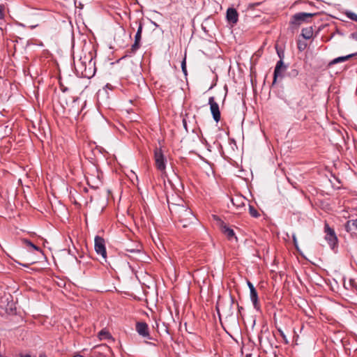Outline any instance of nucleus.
Here are the masks:
<instances>
[{
    "label": "nucleus",
    "instance_id": "obj_5",
    "mask_svg": "<svg viewBox=\"0 0 357 357\" xmlns=\"http://www.w3.org/2000/svg\"><path fill=\"white\" fill-rule=\"evenodd\" d=\"M208 105H210V110L213 116V120L218 123L220 120L221 115L218 104L215 102V98L211 96L208 99Z\"/></svg>",
    "mask_w": 357,
    "mask_h": 357
},
{
    "label": "nucleus",
    "instance_id": "obj_19",
    "mask_svg": "<svg viewBox=\"0 0 357 357\" xmlns=\"http://www.w3.org/2000/svg\"><path fill=\"white\" fill-rule=\"evenodd\" d=\"M307 46V43L305 40L298 39L297 41V47L300 52H303L306 49Z\"/></svg>",
    "mask_w": 357,
    "mask_h": 357
},
{
    "label": "nucleus",
    "instance_id": "obj_10",
    "mask_svg": "<svg viewBox=\"0 0 357 357\" xmlns=\"http://www.w3.org/2000/svg\"><path fill=\"white\" fill-rule=\"evenodd\" d=\"M231 201L237 209H241L245 206L247 199L242 195H236L231 197Z\"/></svg>",
    "mask_w": 357,
    "mask_h": 357
},
{
    "label": "nucleus",
    "instance_id": "obj_23",
    "mask_svg": "<svg viewBox=\"0 0 357 357\" xmlns=\"http://www.w3.org/2000/svg\"><path fill=\"white\" fill-rule=\"evenodd\" d=\"M278 332H279V333H280V336L282 337V339H283V340H284V343H285V344H288V343H289V341H288V340H287V337H286L285 334L284 333L283 331H282V329H280V328H278Z\"/></svg>",
    "mask_w": 357,
    "mask_h": 357
},
{
    "label": "nucleus",
    "instance_id": "obj_2",
    "mask_svg": "<svg viewBox=\"0 0 357 357\" xmlns=\"http://www.w3.org/2000/svg\"><path fill=\"white\" fill-rule=\"evenodd\" d=\"M317 13H304L301 12L294 14L291 16L289 25L291 29L298 28L303 23H308L311 22V19L316 16Z\"/></svg>",
    "mask_w": 357,
    "mask_h": 357
},
{
    "label": "nucleus",
    "instance_id": "obj_9",
    "mask_svg": "<svg viewBox=\"0 0 357 357\" xmlns=\"http://www.w3.org/2000/svg\"><path fill=\"white\" fill-rule=\"evenodd\" d=\"M287 66L286 65H284L282 59H280L277 62L276 66L275 67L274 73H273V84L276 82L278 77H282L283 76L282 73L285 71L287 70Z\"/></svg>",
    "mask_w": 357,
    "mask_h": 357
},
{
    "label": "nucleus",
    "instance_id": "obj_12",
    "mask_svg": "<svg viewBox=\"0 0 357 357\" xmlns=\"http://www.w3.org/2000/svg\"><path fill=\"white\" fill-rule=\"evenodd\" d=\"M220 228L222 232L227 237L229 240L235 238L237 241V237L235 236L234 230L229 228L225 222H221Z\"/></svg>",
    "mask_w": 357,
    "mask_h": 357
},
{
    "label": "nucleus",
    "instance_id": "obj_18",
    "mask_svg": "<svg viewBox=\"0 0 357 357\" xmlns=\"http://www.w3.org/2000/svg\"><path fill=\"white\" fill-rule=\"evenodd\" d=\"M98 337L100 339V340H103V339H109L112 337L110 333L105 331V330H101L99 333H98Z\"/></svg>",
    "mask_w": 357,
    "mask_h": 357
},
{
    "label": "nucleus",
    "instance_id": "obj_24",
    "mask_svg": "<svg viewBox=\"0 0 357 357\" xmlns=\"http://www.w3.org/2000/svg\"><path fill=\"white\" fill-rule=\"evenodd\" d=\"M185 56L184 57V59H183L182 62H181V68H182V71L183 72V73L185 75H187V69H186V61H185Z\"/></svg>",
    "mask_w": 357,
    "mask_h": 357
},
{
    "label": "nucleus",
    "instance_id": "obj_30",
    "mask_svg": "<svg viewBox=\"0 0 357 357\" xmlns=\"http://www.w3.org/2000/svg\"><path fill=\"white\" fill-rule=\"evenodd\" d=\"M278 54L280 59H281V58H282V59H283V56H284L283 53H280V52L278 51Z\"/></svg>",
    "mask_w": 357,
    "mask_h": 357
},
{
    "label": "nucleus",
    "instance_id": "obj_31",
    "mask_svg": "<svg viewBox=\"0 0 357 357\" xmlns=\"http://www.w3.org/2000/svg\"><path fill=\"white\" fill-rule=\"evenodd\" d=\"M38 357H47L45 353H40Z\"/></svg>",
    "mask_w": 357,
    "mask_h": 357
},
{
    "label": "nucleus",
    "instance_id": "obj_29",
    "mask_svg": "<svg viewBox=\"0 0 357 357\" xmlns=\"http://www.w3.org/2000/svg\"><path fill=\"white\" fill-rule=\"evenodd\" d=\"M292 238H293V241H294V245H295L296 247H297V240H296V236H295V235H293Z\"/></svg>",
    "mask_w": 357,
    "mask_h": 357
},
{
    "label": "nucleus",
    "instance_id": "obj_14",
    "mask_svg": "<svg viewBox=\"0 0 357 357\" xmlns=\"http://www.w3.org/2000/svg\"><path fill=\"white\" fill-rule=\"evenodd\" d=\"M345 229L347 232H351L353 230L357 231V219L348 220L345 224Z\"/></svg>",
    "mask_w": 357,
    "mask_h": 357
},
{
    "label": "nucleus",
    "instance_id": "obj_27",
    "mask_svg": "<svg viewBox=\"0 0 357 357\" xmlns=\"http://www.w3.org/2000/svg\"><path fill=\"white\" fill-rule=\"evenodd\" d=\"M291 73L292 76L296 77L298 75V71L296 69H294L291 70Z\"/></svg>",
    "mask_w": 357,
    "mask_h": 357
},
{
    "label": "nucleus",
    "instance_id": "obj_7",
    "mask_svg": "<svg viewBox=\"0 0 357 357\" xmlns=\"http://www.w3.org/2000/svg\"><path fill=\"white\" fill-rule=\"evenodd\" d=\"M135 329L140 336L149 340L152 339L149 333V326L146 323L143 321L137 322L135 325Z\"/></svg>",
    "mask_w": 357,
    "mask_h": 357
},
{
    "label": "nucleus",
    "instance_id": "obj_28",
    "mask_svg": "<svg viewBox=\"0 0 357 357\" xmlns=\"http://www.w3.org/2000/svg\"><path fill=\"white\" fill-rule=\"evenodd\" d=\"M248 285L249 287L250 291H252V289H255L254 285L250 281H248Z\"/></svg>",
    "mask_w": 357,
    "mask_h": 357
},
{
    "label": "nucleus",
    "instance_id": "obj_15",
    "mask_svg": "<svg viewBox=\"0 0 357 357\" xmlns=\"http://www.w3.org/2000/svg\"><path fill=\"white\" fill-rule=\"evenodd\" d=\"M313 36V29L312 26L304 28L301 31V36L304 39H310Z\"/></svg>",
    "mask_w": 357,
    "mask_h": 357
},
{
    "label": "nucleus",
    "instance_id": "obj_16",
    "mask_svg": "<svg viewBox=\"0 0 357 357\" xmlns=\"http://www.w3.org/2000/svg\"><path fill=\"white\" fill-rule=\"evenodd\" d=\"M352 56H353V54H349V55H347L345 56H340L336 59H334L329 63L328 66H331L337 63L345 61L348 60L349 58H351Z\"/></svg>",
    "mask_w": 357,
    "mask_h": 357
},
{
    "label": "nucleus",
    "instance_id": "obj_4",
    "mask_svg": "<svg viewBox=\"0 0 357 357\" xmlns=\"http://www.w3.org/2000/svg\"><path fill=\"white\" fill-rule=\"evenodd\" d=\"M324 230L326 233L325 239L328 241L330 247L333 249L337 242V238L335 235V233L328 224H325Z\"/></svg>",
    "mask_w": 357,
    "mask_h": 357
},
{
    "label": "nucleus",
    "instance_id": "obj_35",
    "mask_svg": "<svg viewBox=\"0 0 357 357\" xmlns=\"http://www.w3.org/2000/svg\"><path fill=\"white\" fill-rule=\"evenodd\" d=\"M246 357H249L248 355H247Z\"/></svg>",
    "mask_w": 357,
    "mask_h": 357
},
{
    "label": "nucleus",
    "instance_id": "obj_21",
    "mask_svg": "<svg viewBox=\"0 0 357 357\" xmlns=\"http://www.w3.org/2000/svg\"><path fill=\"white\" fill-rule=\"evenodd\" d=\"M23 243L27 245V246H29L32 248H33L34 250H37V251H39V252H42L41 250L38 247L36 246V245H34L31 241H30L28 239H23L22 240Z\"/></svg>",
    "mask_w": 357,
    "mask_h": 357
},
{
    "label": "nucleus",
    "instance_id": "obj_26",
    "mask_svg": "<svg viewBox=\"0 0 357 357\" xmlns=\"http://www.w3.org/2000/svg\"><path fill=\"white\" fill-rule=\"evenodd\" d=\"M126 250L130 252H137L140 251V249L139 248H136V249H132V248L128 249H128H126Z\"/></svg>",
    "mask_w": 357,
    "mask_h": 357
},
{
    "label": "nucleus",
    "instance_id": "obj_1",
    "mask_svg": "<svg viewBox=\"0 0 357 357\" xmlns=\"http://www.w3.org/2000/svg\"><path fill=\"white\" fill-rule=\"evenodd\" d=\"M175 211L178 215L179 222L183 224V227H187L196 220V218L192 211L183 205H178L175 208Z\"/></svg>",
    "mask_w": 357,
    "mask_h": 357
},
{
    "label": "nucleus",
    "instance_id": "obj_8",
    "mask_svg": "<svg viewBox=\"0 0 357 357\" xmlns=\"http://www.w3.org/2000/svg\"><path fill=\"white\" fill-rule=\"evenodd\" d=\"M155 166L160 171L165 169V161L161 149H156L154 152Z\"/></svg>",
    "mask_w": 357,
    "mask_h": 357
},
{
    "label": "nucleus",
    "instance_id": "obj_3",
    "mask_svg": "<svg viewBox=\"0 0 357 357\" xmlns=\"http://www.w3.org/2000/svg\"><path fill=\"white\" fill-rule=\"evenodd\" d=\"M94 248L98 255H100L103 260L107 261V252L105 248V239L99 236H96L94 239Z\"/></svg>",
    "mask_w": 357,
    "mask_h": 357
},
{
    "label": "nucleus",
    "instance_id": "obj_11",
    "mask_svg": "<svg viewBox=\"0 0 357 357\" xmlns=\"http://www.w3.org/2000/svg\"><path fill=\"white\" fill-rule=\"evenodd\" d=\"M227 20L229 23L235 24L238 20V14L236 10L234 8H229L227 10Z\"/></svg>",
    "mask_w": 357,
    "mask_h": 357
},
{
    "label": "nucleus",
    "instance_id": "obj_25",
    "mask_svg": "<svg viewBox=\"0 0 357 357\" xmlns=\"http://www.w3.org/2000/svg\"><path fill=\"white\" fill-rule=\"evenodd\" d=\"M4 13H3V6L0 5V20L3 19Z\"/></svg>",
    "mask_w": 357,
    "mask_h": 357
},
{
    "label": "nucleus",
    "instance_id": "obj_13",
    "mask_svg": "<svg viewBox=\"0 0 357 357\" xmlns=\"http://www.w3.org/2000/svg\"><path fill=\"white\" fill-rule=\"evenodd\" d=\"M250 299L253 303L254 307L259 310L260 309V305L258 300V294L256 289H252L250 291Z\"/></svg>",
    "mask_w": 357,
    "mask_h": 357
},
{
    "label": "nucleus",
    "instance_id": "obj_34",
    "mask_svg": "<svg viewBox=\"0 0 357 357\" xmlns=\"http://www.w3.org/2000/svg\"><path fill=\"white\" fill-rule=\"evenodd\" d=\"M73 357H83V356H81V355H75V356H74Z\"/></svg>",
    "mask_w": 357,
    "mask_h": 357
},
{
    "label": "nucleus",
    "instance_id": "obj_22",
    "mask_svg": "<svg viewBox=\"0 0 357 357\" xmlns=\"http://www.w3.org/2000/svg\"><path fill=\"white\" fill-rule=\"evenodd\" d=\"M346 16L350 20L357 22V15L351 11H347L345 13Z\"/></svg>",
    "mask_w": 357,
    "mask_h": 357
},
{
    "label": "nucleus",
    "instance_id": "obj_6",
    "mask_svg": "<svg viewBox=\"0 0 357 357\" xmlns=\"http://www.w3.org/2000/svg\"><path fill=\"white\" fill-rule=\"evenodd\" d=\"M143 24L141 22L139 23V27L135 36V42L132 45L130 50H129L130 54H135L137 50L140 47V41L142 38Z\"/></svg>",
    "mask_w": 357,
    "mask_h": 357
},
{
    "label": "nucleus",
    "instance_id": "obj_17",
    "mask_svg": "<svg viewBox=\"0 0 357 357\" xmlns=\"http://www.w3.org/2000/svg\"><path fill=\"white\" fill-rule=\"evenodd\" d=\"M76 70L79 72L81 71V74L82 76L87 77L88 75L86 72V68H84V63L82 61H79L77 66H75Z\"/></svg>",
    "mask_w": 357,
    "mask_h": 357
},
{
    "label": "nucleus",
    "instance_id": "obj_20",
    "mask_svg": "<svg viewBox=\"0 0 357 357\" xmlns=\"http://www.w3.org/2000/svg\"><path fill=\"white\" fill-rule=\"evenodd\" d=\"M249 213L253 218H259L260 216V213L258 212V211L251 205L249 206Z\"/></svg>",
    "mask_w": 357,
    "mask_h": 357
},
{
    "label": "nucleus",
    "instance_id": "obj_32",
    "mask_svg": "<svg viewBox=\"0 0 357 357\" xmlns=\"http://www.w3.org/2000/svg\"><path fill=\"white\" fill-rule=\"evenodd\" d=\"M219 305H220V304L218 303L216 308H217V311H218V315L220 316V310H219Z\"/></svg>",
    "mask_w": 357,
    "mask_h": 357
},
{
    "label": "nucleus",
    "instance_id": "obj_33",
    "mask_svg": "<svg viewBox=\"0 0 357 357\" xmlns=\"http://www.w3.org/2000/svg\"><path fill=\"white\" fill-rule=\"evenodd\" d=\"M183 126H184L185 130H187V125H186V121L185 119H183Z\"/></svg>",
    "mask_w": 357,
    "mask_h": 357
}]
</instances>
